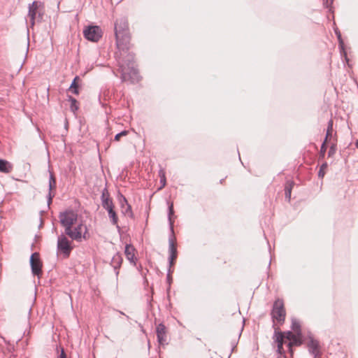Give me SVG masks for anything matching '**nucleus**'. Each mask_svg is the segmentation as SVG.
Masks as SVG:
<instances>
[{
  "mask_svg": "<svg viewBox=\"0 0 358 358\" xmlns=\"http://www.w3.org/2000/svg\"><path fill=\"white\" fill-rule=\"evenodd\" d=\"M115 36L117 52L115 53L118 64V71L122 82L129 81L134 84L140 80L138 69L134 64V55L129 52L130 36L127 17H121L115 23Z\"/></svg>",
  "mask_w": 358,
  "mask_h": 358,
  "instance_id": "1",
  "label": "nucleus"
},
{
  "mask_svg": "<svg viewBox=\"0 0 358 358\" xmlns=\"http://www.w3.org/2000/svg\"><path fill=\"white\" fill-rule=\"evenodd\" d=\"M59 220L61 224L65 227V233L72 239L81 241L83 238H87V227L83 224L79 225L74 231L71 229V226L77 220V214L73 211H66L60 213Z\"/></svg>",
  "mask_w": 358,
  "mask_h": 358,
  "instance_id": "2",
  "label": "nucleus"
},
{
  "mask_svg": "<svg viewBox=\"0 0 358 358\" xmlns=\"http://www.w3.org/2000/svg\"><path fill=\"white\" fill-rule=\"evenodd\" d=\"M271 315L273 324H275V321L280 324H282L284 323L285 320L286 311L282 299H278L274 301Z\"/></svg>",
  "mask_w": 358,
  "mask_h": 358,
  "instance_id": "3",
  "label": "nucleus"
},
{
  "mask_svg": "<svg viewBox=\"0 0 358 358\" xmlns=\"http://www.w3.org/2000/svg\"><path fill=\"white\" fill-rule=\"evenodd\" d=\"M43 14V6L40 1H34L29 6L28 17L30 19L31 26L33 27L36 21H39L42 19Z\"/></svg>",
  "mask_w": 358,
  "mask_h": 358,
  "instance_id": "4",
  "label": "nucleus"
},
{
  "mask_svg": "<svg viewBox=\"0 0 358 358\" xmlns=\"http://www.w3.org/2000/svg\"><path fill=\"white\" fill-rule=\"evenodd\" d=\"M73 246L70 241L64 235L62 234L58 236L57 239V253L62 255L64 258L69 256Z\"/></svg>",
  "mask_w": 358,
  "mask_h": 358,
  "instance_id": "5",
  "label": "nucleus"
},
{
  "mask_svg": "<svg viewBox=\"0 0 358 358\" xmlns=\"http://www.w3.org/2000/svg\"><path fill=\"white\" fill-rule=\"evenodd\" d=\"M308 342L307 346L308 348V352L310 355L314 356V358H320L322 353L320 350L319 341L315 340L312 336L311 333L308 334Z\"/></svg>",
  "mask_w": 358,
  "mask_h": 358,
  "instance_id": "6",
  "label": "nucleus"
},
{
  "mask_svg": "<svg viewBox=\"0 0 358 358\" xmlns=\"http://www.w3.org/2000/svg\"><path fill=\"white\" fill-rule=\"evenodd\" d=\"M30 264L34 275H39L41 274L42 263L38 253L34 252L31 255L30 257Z\"/></svg>",
  "mask_w": 358,
  "mask_h": 358,
  "instance_id": "7",
  "label": "nucleus"
},
{
  "mask_svg": "<svg viewBox=\"0 0 358 358\" xmlns=\"http://www.w3.org/2000/svg\"><path fill=\"white\" fill-rule=\"evenodd\" d=\"M102 206L106 210H107L111 223L113 225H116L117 227H119L117 225L118 216L115 210L113 201H110L108 203L104 201V204H102Z\"/></svg>",
  "mask_w": 358,
  "mask_h": 358,
  "instance_id": "8",
  "label": "nucleus"
},
{
  "mask_svg": "<svg viewBox=\"0 0 358 358\" xmlns=\"http://www.w3.org/2000/svg\"><path fill=\"white\" fill-rule=\"evenodd\" d=\"M157 341L159 345L166 343V328L163 323L159 324L156 327Z\"/></svg>",
  "mask_w": 358,
  "mask_h": 358,
  "instance_id": "9",
  "label": "nucleus"
},
{
  "mask_svg": "<svg viewBox=\"0 0 358 358\" xmlns=\"http://www.w3.org/2000/svg\"><path fill=\"white\" fill-rule=\"evenodd\" d=\"M120 206L122 209V213L124 215H128L131 217H133V213L131 210V206L128 203L126 198L121 195V198L120 199Z\"/></svg>",
  "mask_w": 358,
  "mask_h": 358,
  "instance_id": "10",
  "label": "nucleus"
},
{
  "mask_svg": "<svg viewBox=\"0 0 358 358\" xmlns=\"http://www.w3.org/2000/svg\"><path fill=\"white\" fill-rule=\"evenodd\" d=\"M174 236H172L171 234H170L169 238V259H176L178 256V251L176 245L174 241Z\"/></svg>",
  "mask_w": 358,
  "mask_h": 358,
  "instance_id": "11",
  "label": "nucleus"
},
{
  "mask_svg": "<svg viewBox=\"0 0 358 358\" xmlns=\"http://www.w3.org/2000/svg\"><path fill=\"white\" fill-rule=\"evenodd\" d=\"M122 263V257L120 253H116L111 259L110 265L113 268L116 276L119 274V268Z\"/></svg>",
  "mask_w": 358,
  "mask_h": 358,
  "instance_id": "12",
  "label": "nucleus"
},
{
  "mask_svg": "<svg viewBox=\"0 0 358 358\" xmlns=\"http://www.w3.org/2000/svg\"><path fill=\"white\" fill-rule=\"evenodd\" d=\"M103 36L100 27L91 24V42H97Z\"/></svg>",
  "mask_w": 358,
  "mask_h": 358,
  "instance_id": "13",
  "label": "nucleus"
},
{
  "mask_svg": "<svg viewBox=\"0 0 358 358\" xmlns=\"http://www.w3.org/2000/svg\"><path fill=\"white\" fill-rule=\"evenodd\" d=\"M273 327L274 329V334L273 336L274 342L277 345L283 346V345L286 343V340H285L283 336H282L281 331L278 327H275V324H273Z\"/></svg>",
  "mask_w": 358,
  "mask_h": 358,
  "instance_id": "14",
  "label": "nucleus"
},
{
  "mask_svg": "<svg viewBox=\"0 0 358 358\" xmlns=\"http://www.w3.org/2000/svg\"><path fill=\"white\" fill-rule=\"evenodd\" d=\"M56 187V180L52 173H50L49 179V194L48 198V203L50 205L52 203V198L55 196L54 189Z\"/></svg>",
  "mask_w": 358,
  "mask_h": 358,
  "instance_id": "15",
  "label": "nucleus"
},
{
  "mask_svg": "<svg viewBox=\"0 0 358 358\" xmlns=\"http://www.w3.org/2000/svg\"><path fill=\"white\" fill-rule=\"evenodd\" d=\"M174 215L173 203L168 202V220L171 236H174L173 220L172 216Z\"/></svg>",
  "mask_w": 358,
  "mask_h": 358,
  "instance_id": "16",
  "label": "nucleus"
},
{
  "mask_svg": "<svg viewBox=\"0 0 358 358\" xmlns=\"http://www.w3.org/2000/svg\"><path fill=\"white\" fill-rule=\"evenodd\" d=\"M135 248L131 244H127L125 245L124 254L127 259L131 262L135 264Z\"/></svg>",
  "mask_w": 358,
  "mask_h": 358,
  "instance_id": "17",
  "label": "nucleus"
},
{
  "mask_svg": "<svg viewBox=\"0 0 358 358\" xmlns=\"http://www.w3.org/2000/svg\"><path fill=\"white\" fill-rule=\"evenodd\" d=\"M13 165L8 161L0 159V171L5 173H10Z\"/></svg>",
  "mask_w": 358,
  "mask_h": 358,
  "instance_id": "18",
  "label": "nucleus"
},
{
  "mask_svg": "<svg viewBox=\"0 0 358 358\" xmlns=\"http://www.w3.org/2000/svg\"><path fill=\"white\" fill-rule=\"evenodd\" d=\"M303 335L302 334L298 335L296 334L294 337L287 343V347L290 346H300L303 344Z\"/></svg>",
  "mask_w": 358,
  "mask_h": 358,
  "instance_id": "19",
  "label": "nucleus"
},
{
  "mask_svg": "<svg viewBox=\"0 0 358 358\" xmlns=\"http://www.w3.org/2000/svg\"><path fill=\"white\" fill-rule=\"evenodd\" d=\"M294 186V182L292 181H288L286 183L285 187V199L289 201L291 199V194H292V189Z\"/></svg>",
  "mask_w": 358,
  "mask_h": 358,
  "instance_id": "20",
  "label": "nucleus"
},
{
  "mask_svg": "<svg viewBox=\"0 0 358 358\" xmlns=\"http://www.w3.org/2000/svg\"><path fill=\"white\" fill-rule=\"evenodd\" d=\"M292 330L298 335L302 334L300 322L295 318L292 319Z\"/></svg>",
  "mask_w": 358,
  "mask_h": 358,
  "instance_id": "21",
  "label": "nucleus"
},
{
  "mask_svg": "<svg viewBox=\"0 0 358 358\" xmlns=\"http://www.w3.org/2000/svg\"><path fill=\"white\" fill-rule=\"evenodd\" d=\"M159 177L160 178L161 186L158 188V190L162 189L166 185V173L163 169H160L159 171Z\"/></svg>",
  "mask_w": 358,
  "mask_h": 358,
  "instance_id": "22",
  "label": "nucleus"
},
{
  "mask_svg": "<svg viewBox=\"0 0 358 358\" xmlns=\"http://www.w3.org/2000/svg\"><path fill=\"white\" fill-rule=\"evenodd\" d=\"M332 132H333V121L331 120H330L329 121L328 125H327L326 136L324 138L325 141H328L329 140H331V138L333 136Z\"/></svg>",
  "mask_w": 358,
  "mask_h": 358,
  "instance_id": "23",
  "label": "nucleus"
},
{
  "mask_svg": "<svg viewBox=\"0 0 358 358\" xmlns=\"http://www.w3.org/2000/svg\"><path fill=\"white\" fill-rule=\"evenodd\" d=\"M80 80V78L79 77L76 76L73 81L72 82L69 90V92L75 94H78V82Z\"/></svg>",
  "mask_w": 358,
  "mask_h": 358,
  "instance_id": "24",
  "label": "nucleus"
},
{
  "mask_svg": "<svg viewBox=\"0 0 358 358\" xmlns=\"http://www.w3.org/2000/svg\"><path fill=\"white\" fill-rule=\"evenodd\" d=\"M101 204H104V201H106L107 203H108L109 201H112V199L110 198V195H109V193H108L106 187H104L101 190Z\"/></svg>",
  "mask_w": 358,
  "mask_h": 358,
  "instance_id": "25",
  "label": "nucleus"
},
{
  "mask_svg": "<svg viewBox=\"0 0 358 358\" xmlns=\"http://www.w3.org/2000/svg\"><path fill=\"white\" fill-rule=\"evenodd\" d=\"M281 334H282V336H283V338H285V340H286V341H287L288 342H289L296 335V333L295 332L294 333L292 331H281Z\"/></svg>",
  "mask_w": 358,
  "mask_h": 358,
  "instance_id": "26",
  "label": "nucleus"
},
{
  "mask_svg": "<svg viewBox=\"0 0 358 358\" xmlns=\"http://www.w3.org/2000/svg\"><path fill=\"white\" fill-rule=\"evenodd\" d=\"M328 167V164L327 162H324L321 166H320V170L318 171V177L320 178H323L324 176H325V173H326V169H327Z\"/></svg>",
  "mask_w": 358,
  "mask_h": 358,
  "instance_id": "27",
  "label": "nucleus"
},
{
  "mask_svg": "<svg viewBox=\"0 0 358 358\" xmlns=\"http://www.w3.org/2000/svg\"><path fill=\"white\" fill-rule=\"evenodd\" d=\"M334 32H335V34L336 35L337 38H338V47H342L343 45L344 41L343 40V38H342V36H341V31H340V30L338 29V27H335L334 28Z\"/></svg>",
  "mask_w": 358,
  "mask_h": 358,
  "instance_id": "28",
  "label": "nucleus"
},
{
  "mask_svg": "<svg viewBox=\"0 0 358 358\" xmlns=\"http://www.w3.org/2000/svg\"><path fill=\"white\" fill-rule=\"evenodd\" d=\"M333 2H334V0H323V6L328 8L329 9V11L330 13H333V8H332V4H333Z\"/></svg>",
  "mask_w": 358,
  "mask_h": 358,
  "instance_id": "29",
  "label": "nucleus"
},
{
  "mask_svg": "<svg viewBox=\"0 0 358 358\" xmlns=\"http://www.w3.org/2000/svg\"><path fill=\"white\" fill-rule=\"evenodd\" d=\"M340 50V54L342 57H344L345 62L348 63L349 59L348 57L347 52L345 50V44L342 47H338Z\"/></svg>",
  "mask_w": 358,
  "mask_h": 358,
  "instance_id": "30",
  "label": "nucleus"
},
{
  "mask_svg": "<svg viewBox=\"0 0 358 358\" xmlns=\"http://www.w3.org/2000/svg\"><path fill=\"white\" fill-rule=\"evenodd\" d=\"M336 149H337L336 144L333 143L329 148V150L328 152V157H331L334 156L336 152Z\"/></svg>",
  "mask_w": 358,
  "mask_h": 358,
  "instance_id": "31",
  "label": "nucleus"
},
{
  "mask_svg": "<svg viewBox=\"0 0 358 358\" xmlns=\"http://www.w3.org/2000/svg\"><path fill=\"white\" fill-rule=\"evenodd\" d=\"M128 133H129L128 131L123 130V131H122L121 132L117 134L115 136L114 140L116 141H119L122 136H127L128 134Z\"/></svg>",
  "mask_w": 358,
  "mask_h": 358,
  "instance_id": "32",
  "label": "nucleus"
},
{
  "mask_svg": "<svg viewBox=\"0 0 358 358\" xmlns=\"http://www.w3.org/2000/svg\"><path fill=\"white\" fill-rule=\"evenodd\" d=\"M327 141H324V142L322 143V145L320 148V157L322 158L324 157L325 152L327 149Z\"/></svg>",
  "mask_w": 358,
  "mask_h": 358,
  "instance_id": "33",
  "label": "nucleus"
},
{
  "mask_svg": "<svg viewBox=\"0 0 358 358\" xmlns=\"http://www.w3.org/2000/svg\"><path fill=\"white\" fill-rule=\"evenodd\" d=\"M276 352L280 356H283L284 357H286L285 351L283 348V346L277 345Z\"/></svg>",
  "mask_w": 358,
  "mask_h": 358,
  "instance_id": "34",
  "label": "nucleus"
},
{
  "mask_svg": "<svg viewBox=\"0 0 358 358\" xmlns=\"http://www.w3.org/2000/svg\"><path fill=\"white\" fill-rule=\"evenodd\" d=\"M58 353L59 352L58 355V358H66V355L64 352V348L62 347H59L57 348Z\"/></svg>",
  "mask_w": 358,
  "mask_h": 358,
  "instance_id": "35",
  "label": "nucleus"
},
{
  "mask_svg": "<svg viewBox=\"0 0 358 358\" xmlns=\"http://www.w3.org/2000/svg\"><path fill=\"white\" fill-rule=\"evenodd\" d=\"M172 272L173 271H171V269L169 268L167 275H166V280H167V282L169 283V287L171 286V284L172 282V276H171Z\"/></svg>",
  "mask_w": 358,
  "mask_h": 358,
  "instance_id": "36",
  "label": "nucleus"
},
{
  "mask_svg": "<svg viewBox=\"0 0 358 358\" xmlns=\"http://www.w3.org/2000/svg\"><path fill=\"white\" fill-rule=\"evenodd\" d=\"M83 34H84L85 38L87 41H90V26L85 27V28L83 31Z\"/></svg>",
  "mask_w": 358,
  "mask_h": 358,
  "instance_id": "37",
  "label": "nucleus"
},
{
  "mask_svg": "<svg viewBox=\"0 0 358 358\" xmlns=\"http://www.w3.org/2000/svg\"><path fill=\"white\" fill-rule=\"evenodd\" d=\"M70 100L71 101V108L73 111H74L75 110L77 109L76 100L73 98H70Z\"/></svg>",
  "mask_w": 358,
  "mask_h": 358,
  "instance_id": "38",
  "label": "nucleus"
},
{
  "mask_svg": "<svg viewBox=\"0 0 358 358\" xmlns=\"http://www.w3.org/2000/svg\"><path fill=\"white\" fill-rule=\"evenodd\" d=\"M175 261H176V259H171L169 258V268H171V267L174 265Z\"/></svg>",
  "mask_w": 358,
  "mask_h": 358,
  "instance_id": "39",
  "label": "nucleus"
},
{
  "mask_svg": "<svg viewBox=\"0 0 358 358\" xmlns=\"http://www.w3.org/2000/svg\"><path fill=\"white\" fill-rule=\"evenodd\" d=\"M293 347L294 346L287 347L288 348V351H289V352L290 353L291 355H292L293 353H294Z\"/></svg>",
  "mask_w": 358,
  "mask_h": 358,
  "instance_id": "40",
  "label": "nucleus"
},
{
  "mask_svg": "<svg viewBox=\"0 0 358 358\" xmlns=\"http://www.w3.org/2000/svg\"><path fill=\"white\" fill-rule=\"evenodd\" d=\"M94 294L96 295V296H98L99 294V293H100V292L99 290H97V291L94 290Z\"/></svg>",
  "mask_w": 358,
  "mask_h": 358,
  "instance_id": "41",
  "label": "nucleus"
},
{
  "mask_svg": "<svg viewBox=\"0 0 358 358\" xmlns=\"http://www.w3.org/2000/svg\"><path fill=\"white\" fill-rule=\"evenodd\" d=\"M120 313L122 315H125V316L127 317V319H129V316H128V315H126L124 313H122V312H121V311H120Z\"/></svg>",
  "mask_w": 358,
  "mask_h": 358,
  "instance_id": "42",
  "label": "nucleus"
},
{
  "mask_svg": "<svg viewBox=\"0 0 358 358\" xmlns=\"http://www.w3.org/2000/svg\"><path fill=\"white\" fill-rule=\"evenodd\" d=\"M355 145H356L357 148H358V139L355 142Z\"/></svg>",
  "mask_w": 358,
  "mask_h": 358,
  "instance_id": "43",
  "label": "nucleus"
},
{
  "mask_svg": "<svg viewBox=\"0 0 358 358\" xmlns=\"http://www.w3.org/2000/svg\"><path fill=\"white\" fill-rule=\"evenodd\" d=\"M279 358H280V357H279Z\"/></svg>",
  "mask_w": 358,
  "mask_h": 358,
  "instance_id": "44",
  "label": "nucleus"
}]
</instances>
